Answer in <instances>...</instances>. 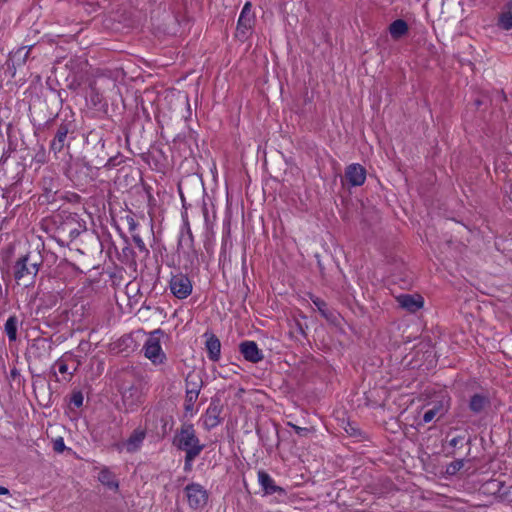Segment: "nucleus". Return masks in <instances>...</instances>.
I'll list each match as a JSON object with an SVG mask.
<instances>
[{"label": "nucleus", "instance_id": "f257e3e1", "mask_svg": "<svg viewBox=\"0 0 512 512\" xmlns=\"http://www.w3.org/2000/svg\"><path fill=\"white\" fill-rule=\"evenodd\" d=\"M174 444L178 449L185 451L186 463H192L204 448L191 424L181 426L179 432L175 435Z\"/></svg>", "mask_w": 512, "mask_h": 512}, {"label": "nucleus", "instance_id": "f03ea898", "mask_svg": "<svg viewBox=\"0 0 512 512\" xmlns=\"http://www.w3.org/2000/svg\"><path fill=\"white\" fill-rule=\"evenodd\" d=\"M40 262L28 253L20 257L14 265V278L18 285L29 287L35 282Z\"/></svg>", "mask_w": 512, "mask_h": 512}, {"label": "nucleus", "instance_id": "7ed1b4c3", "mask_svg": "<svg viewBox=\"0 0 512 512\" xmlns=\"http://www.w3.org/2000/svg\"><path fill=\"white\" fill-rule=\"evenodd\" d=\"M163 335L164 333L161 329L154 330L143 346L145 357L154 365L163 364L166 360V355L161 347V337Z\"/></svg>", "mask_w": 512, "mask_h": 512}, {"label": "nucleus", "instance_id": "20e7f679", "mask_svg": "<svg viewBox=\"0 0 512 512\" xmlns=\"http://www.w3.org/2000/svg\"><path fill=\"white\" fill-rule=\"evenodd\" d=\"M185 496L191 509H203L209 498L208 491L199 483H190L185 489Z\"/></svg>", "mask_w": 512, "mask_h": 512}, {"label": "nucleus", "instance_id": "39448f33", "mask_svg": "<svg viewBox=\"0 0 512 512\" xmlns=\"http://www.w3.org/2000/svg\"><path fill=\"white\" fill-rule=\"evenodd\" d=\"M171 293L178 299H186L192 293V282L185 274L178 273L172 275L169 281Z\"/></svg>", "mask_w": 512, "mask_h": 512}, {"label": "nucleus", "instance_id": "423d86ee", "mask_svg": "<svg viewBox=\"0 0 512 512\" xmlns=\"http://www.w3.org/2000/svg\"><path fill=\"white\" fill-rule=\"evenodd\" d=\"M144 400L140 386L131 385L122 392V404L127 412L135 411Z\"/></svg>", "mask_w": 512, "mask_h": 512}, {"label": "nucleus", "instance_id": "0eeeda50", "mask_svg": "<svg viewBox=\"0 0 512 512\" xmlns=\"http://www.w3.org/2000/svg\"><path fill=\"white\" fill-rule=\"evenodd\" d=\"M344 178L350 186H361L366 180V169L359 163H352L346 167Z\"/></svg>", "mask_w": 512, "mask_h": 512}, {"label": "nucleus", "instance_id": "6e6552de", "mask_svg": "<svg viewBox=\"0 0 512 512\" xmlns=\"http://www.w3.org/2000/svg\"><path fill=\"white\" fill-rule=\"evenodd\" d=\"M254 23V14L252 12V5L246 2L242 8L238 19L237 32L238 34L245 35L246 32L252 28Z\"/></svg>", "mask_w": 512, "mask_h": 512}, {"label": "nucleus", "instance_id": "1a4fd4ad", "mask_svg": "<svg viewBox=\"0 0 512 512\" xmlns=\"http://www.w3.org/2000/svg\"><path fill=\"white\" fill-rule=\"evenodd\" d=\"M240 352L243 357L252 363H257L263 359V353L254 341H244L240 344Z\"/></svg>", "mask_w": 512, "mask_h": 512}, {"label": "nucleus", "instance_id": "9d476101", "mask_svg": "<svg viewBox=\"0 0 512 512\" xmlns=\"http://www.w3.org/2000/svg\"><path fill=\"white\" fill-rule=\"evenodd\" d=\"M400 307L416 312L423 307L424 301L420 295L401 294L396 298Z\"/></svg>", "mask_w": 512, "mask_h": 512}, {"label": "nucleus", "instance_id": "9b49d317", "mask_svg": "<svg viewBox=\"0 0 512 512\" xmlns=\"http://www.w3.org/2000/svg\"><path fill=\"white\" fill-rule=\"evenodd\" d=\"M447 409L448 406L444 400L432 403L431 407L428 408L423 414V422L429 423L435 418H441L447 412Z\"/></svg>", "mask_w": 512, "mask_h": 512}, {"label": "nucleus", "instance_id": "f8f14e48", "mask_svg": "<svg viewBox=\"0 0 512 512\" xmlns=\"http://www.w3.org/2000/svg\"><path fill=\"white\" fill-rule=\"evenodd\" d=\"M220 408L218 405L210 404L203 416V425L207 430L215 428L220 424Z\"/></svg>", "mask_w": 512, "mask_h": 512}, {"label": "nucleus", "instance_id": "ddd939ff", "mask_svg": "<svg viewBox=\"0 0 512 512\" xmlns=\"http://www.w3.org/2000/svg\"><path fill=\"white\" fill-rule=\"evenodd\" d=\"M207 337L205 347L208 353V358L211 361H218L221 355V343L220 340L214 334H205Z\"/></svg>", "mask_w": 512, "mask_h": 512}, {"label": "nucleus", "instance_id": "4468645a", "mask_svg": "<svg viewBox=\"0 0 512 512\" xmlns=\"http://www.w3.org/2000/svg\"><path fill=\"white\" fill-rule=\"evenodd\" d=\"M258 482L266 494L283 493L284 490L277 486L272 477L265 471L258 472Z\"/></svg>", "mask_w": 512, "mask_h": 512}, {"label": "nucleus", "instance_id": "2eb2a0df", "mask_svg": "<svg viewBox=\"0 0 512 512\" xmlns=\"http://www.w3.org/2000/svg\"><path fill=\"white\" fill-rule=\"evenodd\" d=\"M146 436L145 430L137 428L125 442V449L129 453H133L139 449Z\"/></svg>", "mask_w": 512, "mask_h": 512}, {"label": "nucleus", "instance_id": "dca6fc26", "mask_svg": "<svg viewBox=\"0 0 512 512\" xmlns=\"http://www.w3.org/2000/svg\"><path fill=\"white\" fill-rule=\"evenodd\" d=\"M203 382L201 377L196 373H189L186 377L185 386L186 393H193L194 395H198L201 391Z\"/></svg>", "mask_w": 512, "mask_h": 512}, {"label": "nucleus", "instance_id": "f3484780", "mask_svg": "<svg viewBox=\"0 0 512 512\" xmlns=\"http://www.w3.org/2000/svg\"><path fill=\"white\" fill-rule=\"evenodd\" d=\"M408 24L402 20L397 19L389 25V33L393 39H399L408 33Z\"/></svg>", "mask_w": 512, "mask_h": 512}, {"label": "nucleus", "instance_id": "a211bd4d", "mask_svg": "<svg viewBox=\"0 0 512 512\" xmlns=\"http://www.w3.org/2000/svg\"><path fill=\"white\" fill-rule=\"evenodd\" d=\"M98 480L110 489L117 490L119 487L118 481L115 479L114 474L107 468H103L99 472Z\"/></svg>", "mask_w": 512, "mask_h": 512}, {"label": "nucleus", "instance_id": "6ab92c4d", "mask_svg": "<svg viewBox=\"0 0 512 512\" xmlns=\"http://www.w3.org/2000/svg\"><path fill=\"white\" fill-rule=\"evenodd\" d=\"M68 134V128L65 125H61L55 135L54 140L51 143V148L55 152H59L64 147V143Z\"/></svg>", "mask_w": 512, "mask_h": 512}, {"label": "nucleus", "instance_id": "aec40b11", "mask_svg": "<svg viewBox=\"0 0 512 512\" xmlns=\"http://www.w3.org/2000/svg\"><path fill=\"white\" fill-rule=\"evenodd\" d=\"M18 318L15 315L10 316L4 326V331L9 339V341L13 342L17 339V329H18Z\"/></svg>", "mask_w": 512, "mask_h": 512}, {"label": "nucleus", "instance_id": "412c9836", "mask_svg": "<svg viewBox=\"0 0 512 512\" xmlns=\"http://www.w3.org/2000/svg\"><path fill=\"white\" fill-rule=\"evenodd\" d=\"M498 25L504 30L512 29V1H510L505 10L500 14Z\"/></svg>", "mask_w": 512, "mask_h": 512}, {"label": "nucleus", "instance_id": "4be33fe9", "mask_svg": "<svg viewBox=\"0 0 512 512\" xmlns=\"http://www.w3.org/2000/svg\"><path fill=\"white\" fill-rule=\"evenodd\" d=\"M488 403L487 399L479 394L474 395L470 400V409L476 413L481 412L486 404Z\"/></svg>", "mask_w": 512, "mask_h": 512}, {"label": "nucleus", "instance_id": "5701e85b", "mask_svg": "<svg viewBox=\"0 0 512 512\" xmlns=\"http://www.w3.org/2000/svg\"><path fill=\"white\" fill-rule=\"evenodd\" d=\"M184 229L185 232L182 233L179 243L180 245H186L188 248H192L194 243V237L188 222L184 224Z\"/></svg>", "mask_w": 512, "mask_h": 512}, {"label": "nucleus", "instance_id": "b1692460", "mask_svg": "<svg viewBox=\"0 0 512 512\" xmlns=\"http://www.w3.org/2000/svg\"><path fill=\"white\" fill-rule=\"evenodd\" d=\"M68 357L69 356H67V355L60 357L58 360L55 361L54 367H56L58 369L59 373H61L63 375L67 374L68 377L66 379L70 380L73 373L68 372V365H67Z\"/></svg>", "mask_w": 512, "mask_h": 512}, {"label": "nucleus", "instance_id": "393cba45", "mask_svg": "<svg viewBox=\"0 0 512 512\" xmlns=\"http://www.w3.org/2000/svg\"><path fill=\"white\" fill-rule=\"evenodd\" d=\"M198 399V395H194L193 393H186L185 396V403H184V409L186 413H193L194 412V403Z\"/></svg>", "mask_w": 512, "mask_h": 512}, {"label": "nucleus", "instance_id": "a878e982", "mask_svg": "<svg viewBox=\"0 0 512 512\" xmlns=\"http://www.w3.org/2000/svg\"><path fill=\"white\" fill-rule=\"evenodd\" d=\"M311 300H312L313 304L317 307V309L319 310L321 315L324 316L325 318H327L328 313H327V305H326L325 301L320 299L319 297H315V296H312Z\"/></svg>", "mask_w": 512, "mask_h": 512}, {"label": "nucleus", "instance_id": "bb28decb", "mask_svg": "<svg viewBox=\"0 0 512 512\" xmlns=\"http://www.w3.org/2000/svg\"><path fill=\"white\" fill-rule=\"evenodd\" d=\"M132 239L140 252L148 254L149 251H148L143 239L141 238V236L139 234H137V233L132 234Z\"/></svg>", "mask_w": 512, "mask_h": 512}, {"label": "nucleus", "instance_id": "cd10ccee", "mask_svg": "<svg viewBox=\"0 0 512 512\" xmlns=\"http://www.w3.org/2000/svg\"><path fill=\"white\" fill-rule=\"evenodd\" d=\"M83 394L80 391H76L71 396V404L74 405L76 408H79L83 405Z\"/></svg>", "mask_w": 512, "mask_h": 512}, {"label": "nucleus", "instance_id": "c85d7f7f", "mask_svg": "<svg viewBox=\"0 0 512 512\" xmlns=\"http://www.w3.org/2000/svg\"><path fill=\"white\" fill-rule=\"evenodd\" d=\"M53 449L57 453H62L66 449L65 442L62 437H58L53 440Z\"/></svg>", "mask_w": 512, "mask_h": 512}, {"label": "nucleus", "instance_id": "c756f323", "mask_svg": "<svg viewBox=\"0 0 512 512\" xmlns=\"http://www.w3.org/2000/svg\"><path fill=\"white\" fill-rule=\"evenodd\" d=\"M464 466V460H456L455 462L451 463L448 467V471L455 473L456 471L460 470Z\"/></svg>", "mask_w": 512, "mask_h": 512}, {"label": "nucleus", "instance_id": "7c9ffc66", "mask_svg": "<svg viewBox=\"0 0 512 512\" xmlns=\"http://www.w3.org/2000/svg\"><path fill=\"white\" fill-rule=\"evenodd\" d=\"M126 222H127L129 231L134 234V232L136 231L137 226H138L136 220L132 216H127Z\"/></svg>", "mask_w": 512, "mask_h": 512}, {"label": "nucleus", "instance_id": "2f4dec72", "mask_svg": "<svg viewBox=\"0 0 512 512\" xmlns=\"http://www.w3.org/2000/svg\"><path fill=\"white\" fill-rule=\"evenodd\" d=\"M289 425H290V426L295 430V432H296L297 434H299V435H302V434H303V432L308 431V429H307V428H302V427H299V426L294 425V424H292V423H289Z\"/></svg>", "mask_w": 512, "mask_h": 512}, {"label": "nucleus", "instance_id": "473e14b6", "mask_svg": "<svg viewBox=\"0 0 512 512\" xmlns=\"http://www.w3.org/2000/svg\"><path fill=\"white\" fill-rule=\"evenodd\" d=\"M9 490L3 486H0V495H8Z\"/></svg>", "mask_w": 512, "mask_h": 512}, {"label": "nucleus", "instance_id": "72a5a7b5", "mask_svg": "<svg viewBox=\"0 0 512 512\" xmlns=\"http://www.w3.org/2000/svg\"><path fill=\"white\" fill-rule=\"evenodd\" d=\"M192 463H186L185 462V470H189Z\"/></svg>", "mask_w": 512, "mask_h": 512}, {"label": "nucleus", "instance_id": "f704fd0d", "mask_svg": "<svg viewBox=\"0 0 512 512\" xmlns=\"http://www.w3.org/2000/svg\"><path fill=\"white\" fill-rule=\"evenodd\" d=\"M456 444H457V439L456 438L452 439L451 440V445L455 446Z\"/></svg>", "mask_w": 512, "mask_h": 512}]
</instances>
